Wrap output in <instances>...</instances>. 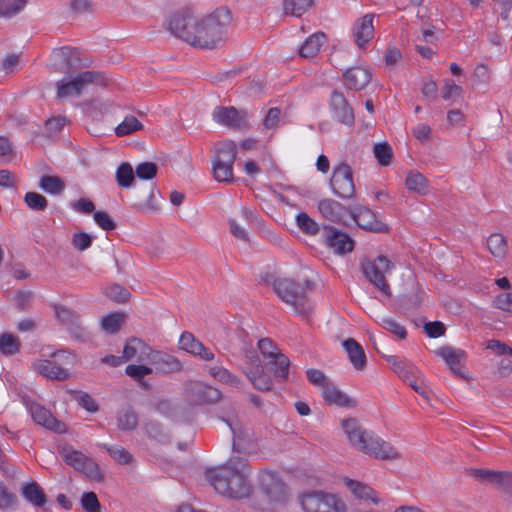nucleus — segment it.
I'll return each mask as SVG.
<instances>
[{"mask_svg": "<svg viewBox=\"0 0 512 512\" xmlns=\"http://www.w3.org/2000/svg\"><path fill=\"white\" fill-rule=\"evenodd\" d=\"M244 374L250 380L255 389L259 391L272 390V379L269 374L264 371V368H243Z\"/></svg>", "mask_w": 512, "mask_h": 512, "instance_id": "33", "label": "nucleus"}, {"mask_svg": "<svg viewBox=\"0 0 512 512\" xmlns=\"http://www.w3.org/2000/svg\"><path fill=\"white\" fill-rule=\"evenodd\" d=\"M351 207L330 198L318 202V210L323 218L342 225H347L346 217H350Z\"/></svg>", "mask_w": 512, "mask_h": 512, "instance_id": "16", "label": "nucleus"}, {"mask_svg": "<svg viewBox=\"0 0 512 512\" xmlns=\"http://www.w3.org/2000/svg\"><path fill=\"white\" fill-rule=\"evenodd\" d=\"M374 157L381 166H388L393 159V150L387 142L376 143L373 146Z\"/></svg>", "mask_w": 512, "mask_h": 512, "instance_id": "51", "label": "nucleus"}, {"mask_svg": "<svg viewBox=\"0 0 512 512\" xmlns=\"http://www.w3.org/2000/svg\"><path fill=\"white\" fill-rule=\"evenodd\" d=\"M93 217L97 225L105 231H111L117 227L116 222L105 211H95Z\"/></svg>", "mask_w": 512, "mask_h": 512, "instance_id": "62", "label": "nucleus"}, {"mask_svg": "<svg viewBox=\"0 0 512 512\" xmlns=\"http://www.w3.org/2000/svg\"><path fill=\"white\" fill-rule=\"evenodd\" d=\"M330 186L334 194L342 199L355 198L356 190L353 181V170L349 164L342 162L334 167Z\"/></svg>", "mask_w": 512, "mask_h": 512, "instance_id": "10", "label": "nucleus"}, {"mask_svg": "<svg viewBox=\"0 0 512 512\" xmlns=\"http://www.w3.org/2000/svg\"><path fill=\"white\" fill-rule=\"evenodd\" d=\"M115 177L121 188H129L135 180V171L130 163L123 162L118 166Z\"/></svg>", "mask_w": 512, "mask_h": 512, "instance_id": "41", "label": "nucleus"}, {"mask_svg": "<svg viewBox=\"0 0 512 512\" xmlns=\"http://www.w3.org/2000/svg\"><path fill=\"white\" fill-rule=\"evenodd\" d=\"M66 330L71 339L77 341L79 343H88L92 341L91 332L84 326L81 315L70 323L69 326L66 327Z\"/></svg>", "mask_w": 512, "mask_h": 512, "instance_id": "37", "label": "nucleus"}, {"mask_svg": "<svg viewBox=\"0 0 512 512\" xmlns=\"http://www.w3.org/2000/svg\"><path fill=\"white\" fill-rule=\"evenodd\" d=\"M322 239L324 244L338 255L350 253L355 247V241L347 232L330 225L323 226Z\"/></svg>", "mask_w": 512, "mask_h": 512, "instance_id": "11", "label": "nucleus"}, {"mask_svg": "<svg viewBox=\"0 0 512 512\" xmlns=\"http://www.w3.org/2000/svg\"><path fill=\"white\" fill-rule=\"evenodd\" d=\"M405 186L410 192L419 195H427L429 193V182L427 178L417 171H410L407 174Z\"/></svg>", "mask_w": 512, "mask_h": 512, "instance_id": "34", "label": "nucleus"}, {"mask_svg": "<svg viewBox=\"0 0 512 512\" xmlns=\"http://www.w3.org/2000/svg\"><path fill=\"white\" fill-rule=\"evenodd\" d=\"M232 19V12L227 7L217 8L201 19H197L190 9H182L170 17L167 29L193 47L211 50L224 42Z\"/></svg>", "mask_w": 512, "mask_h": 512, "instance_id": "1", "label": "nucleus"}, {"mask_svg": "<svg viewBox=\"0 0 512 512\" xmlns=\"http://www.w3.org/2000/svg\"><path fill=\"white\" fill-rule=\"evenodd\" d=\"M209 372L212 377L225 384H229L233 387H239L241 384V380L226 368L215 366L211 367Z\"/></svg>", "mask_w": 512, "mask_h": 512, "instance_id": "53", "label": "nucleus"}, {"mask_svg": "<svg viewBox=\"0 0 512 512\" xmlns=\"http://www.w3.org/2000/svg\"><path fill=\"white\" fill-rule=\"evenodd\" d=\"M260 487L271 501L284 502L287 498V486L278 477L274 475L264 476L261 480Z\"/></svg>", "mask_w": 512, "mask_h": 512, "instance_id": "22", "label": "nucleus"}, {"mask_svg": "<svg viewBox=\"0 0 512 512\" xmlns=\"http://www.w3.org/2000/svg\"><path fill=\"white\" fill-rule=\"evenodd\" d=\"M342 428L350 444L357 450L381 460H397L400 453L387 441L373 432L365 430L357 418L350 417L342 421Z\"/></svg>", "mask_w": 512, "mask_h": 512, "instance_id": "3", "label": "nucleus"}, {"mask_svg": "<svg viewBox=\"0 0 512 512\" xmlns=\"http://www.w3.org/2000/svg\"><path fill=\"white\" fill-rule=\"evenodd\" d=\"M18 497L15 493L9 490V488L0 481V510H13L18 506Z\"/></svg>", "mask_w": 512, "mask_h": 512, "instance_id": "49", "label": "nucleus"}, {"mask_svg": "<svg viewBox=\"0 0 512 512\" xmlns=\"http://www.w3.org/2000/svg\"><path fill=\"white\" fill-rule=\"evenodd\" d=\"M394 268V263L386 256L379 255L375 259H365L361 263V270L365 278L387 297L392 295L385 274Z\"/></svg>", "mask_w": 512, "mask_h": 512, "instance_id": "5", "label": "nucleus"}, {"mask_svg": "<svg viewBox=\"0 0 512 512\" xmlns=\"http://www.w3.org/2000/svg\"><path fill=\"white\" fill-rule=\"evenodd\" d=\"M326 36L323 32H317L309 36L299 49V54L304 58L314 57L324 43Z\"/></svg>", "mask_w": 512, "mask_h": 512, "instance_id": "35", "label": "nucleus"}, {"mask_svg": "<svg viewBox=\"0 0 512 512\" xmlns=\"http://www.w3.org/2000/svg\"><path fill=\"white\" fill-rule=\"evenodd\" d=\"M213 120L235 131H247L251 128L250 114L247 109H237L234 106H217L213 113Z\"/></svg>", "mask_w": 512, "mask_h": 512, "instance_id": "9", "label": "nucleus"}, {"mask_svg": "<svg viewBox=\"0 0 512 512\" xmlns=\"http://www.w3.org/2000/svg\"><path fill=\"white\" fill-rule=\"evenodd\" d=\"M179 346L181 349L204 361H212L214 359V353L201 341L196 339L191 332L184 331L181 334Z\"/></svg>", "mask_w": 512, "mask_h": 512, "instance_id": "18", "label": "nucleus"}, {"mask_svg": "<svg viewBox=\"0 0 512 512\" xmlns=\"http://www.w3.org/2000/svg\"><path fill=\"white\" fill-rule=\"evenodd\" d=\"M26 205L34 211H44L48 206V200L38 192H27L24 196Z\"/></svg>", "mask_w": 512, "mask_h": 512, "instance_id": "54", "label": "nucleus"}, {"mask_svg": "<svg viewBox=\"0 0 512 512\" xmlns=\"http://www.w3.org/2000/svg\"><path fill=\"white\" fill-rule=\"evenodd\" d=\"M144 432L146 436L158 445H168L171 443V435L164 429L162 423L157 420H148L144 423Z\"/></svg>", "mask_w": 512, "mask_h": 512, "instance_id": "30", "label": "nucleus"}, {"mask_svg": "<svg viewBox=\"0 0 512 512\" xmlns=\"http://www.w3.org/2000/svg\"><path fill=\"white\" fill-rule=\"evenodd\" d=\"M380 325L383 329L396 335L400 339H406L407 330L392 318H382Z\"/></svg>", "mask_w": 512, "mask_h": 512, "instance_id": "59", "label": "nucleus"}, {"mask_svg": "<svg viewBox=\"0 0 512 512\" xmlns=\"http://www.w3.org/2000/svg\"><path fill=\"white\" fill-rule=\"evenodd\" d=\"M237 157V147L234 141L225 140L219 142L214 147V156L212 163H234Z\"/></svg>", "mask_w": 512, "mask_h": 512, "instance_id": "29", "label": "nucleus"}, {"mask_svg": "<svg viewBox=\"0 0 512 512\" xmlns=\"http://www.w3.org/2000/svg\"><path fill=\"white\" fill-rule=\"evenodd\" d=\"M467 474L477 480L488 481L490 483L505 485L510 479V473L502 471H493L478 468H469Z\"/></svg>", "mask_w": 512, "mask_h": 512, "instance_id": "32", "label": "nucleus"}, {"mask_svg": "<svg viewBox=\"0 0 512 512\" xmlns=\"http://www.w3.org/2000/svg\"><path fill=\"white\" fill-rule=\"evenodd\" d=\"M126 375L137 382H143L145 376L153 373V368L146 365H128L125 369Z\"/></svg>", "mask_w": 512, "mask_h": 512, "instance_id": "58", "label": "nucleus"}, {"mask_svg": "<svg viewBox=\"0 0 512 512\" xmlns=\"http://www.w3.org/2000/svg\"><path fill=\"white\" fill-rule=\"evenodd\" d=\"M21 343L15 335L3 333L0 335V352L5 356H12L19 352Z\"/></svg>", "mask_w": 512, "mask_h": 512, "instance_id": "43", "label": "nucleus"}, {"mask_svg": "<svg viewBox=\"0 0 512 512\" xmlns=\"http://www.w3.org/2000/svg\"><path fill=\"white\" fill-rule=\"evenodd\" d=\"M329 107L334 120L348 127L354 125V110L341 91L337 89L332 91L329 100Z\"/></svg>", "mask_w": 512, "mask_h": 512, "instance_id": "14", "label": "nucleus"}, {"mask_svg": "<svg viewBox=\"0 0 512 512\" xmlns=\"http://www.w3.org/2000/svg\"><path fill=\"white\" fill-rule=\"evenodd\" d=\"M28 0H0V18H11L26 6Z\"/></svg>", "mask_w": 512, "mask_h": 512, "instance_id": "47", "label": "nucleus"}, {"mask_svg": "<svg viewBox=\"0 0 512 512\" xmlns=\"http://www.w3.org/2000/svg\"><path fill=\"white\" fill-rule=\"evenodd\" d=\"M81 506L85 512H101V504L96 493L84 492L81 496Z\"/></svg>", "mask_w": 512, "mask_h": 512, "instance_id": "56", "label": "nucleus"}, {"mask_svg": "<svg viewBox=\"0 0 512 512\" xmlns=\"http://www.w3.org/2000/svg\"><path fill=\"white\" fill-rule=\"evenodd\" d=\"M149 362L158 374H171L183 369L181 361L175 356L163 351H152L149 354Z\"/></svg>", "mask_w": 512, "mask_h": 512, "instance_id": "17", "label": "nucleus"}, {"mask_svg": "<svg viewBox=\"0 0 512 512\" xmlns=\"http://www.w3.org/2000/svg\"><path fill=\"white\" fill-rule=\"evenodd\" d=\"M138 425V416L132 407L121 410L117 415V426L121 431H133Z\"/></svg>", "mask_w": 512, "mask_h": 512, "instance_id": "39", "label": "nucleus"}, {"mask_svg": "<svg viewBox=\"0 0 512 512\" xmlns=\"http://www.w3.org/2000/svg\"><path fill=\"white\" fill-rule=\"evenodd\" d=\"M322 396L325 402L329 405L355 408L358 404L356 399L349 397L347 394L337 389L332 382L325 384Z\"/></svg>", "mask_w": 512, "mask_h": 512, "instance_id": "24", "label": "nucleus"}, {"mask_svg": "<svg viewBox=\"0 0 512 512\" xmlns=\"http://www.w3.org/2000/svg\"><path fill=\"white\" fill-rule=\"evenodd\" d=\"M228 426L230 427L233 434V451L238 453H245V449L242 446L243 431L237 422L227 420Z\"/></svg>", "mask_w": 512, "mask_h": 512, "instance_id": "61", "label": "nucleus"}, {"mask_svg": "<svg viewBox=\"0 0 512 512\" xmlns=\"http://www.w3.org/2000/svg\"><path fill=\"white\" fill-rule=\"evenodd\" d=\"M39 187L48 194L60 195L65 190L66 184L59 176L43 175L40 178Z\"/></svg>", "mask_w": 512, "mask_h": 512, "instance_id": "38", "label": "nucleus"}, {"mask_svg": "<svg viewBox=\"0 0 512 512\" xmlns=\"http://www.w3.org/2000/svg\"><path fill=\"white\" fill-rule=\"evenodd\" d=\"M53 308L57 321L65 327L69 326L70 323L80 316L77 311L62 304H55Z\"/></svg>", "mask_w": 512, "mask_h": 512, "instance_id": "50", "label": "nucleus"}, {"mask_svg": "<svg viewBox=\"0 0 512 512\" xmlns=\"http://www.w3.org/2000/svg\"><path fill=\"white\" fill-rule=\"evenodd\" d=\"M343 347L353 367L357 370H363L367 364V359L362 346L355 339L348 338L343 342Z\"/></svg>", "mask_w": 512, "mask_h": 512, "instance_id": "31", "label": "nucleus"}, {"mask_svg": "<svg viewBox=\"0 0 512 512\" xmlns=\"http://www.w3.org/2000/svg\"><path fill=\"white\" fill-rule=\"evenodd\" d=\"M156 192L159 191L155 186H145L141 189L136 190L134 192V203L132 207L136 211L158 210V205L154 201Z\"/></svg>", "mask_w": 512, "mask_h": 512, "instance_id": "25", "label": "nucleus"}, {"mask_svg": "<svg viewBox=\"0 0 512 512\" xmlns=\"http://www.w3.org/2000/svg\"><path fill=\"white\" fill-rule=\"evenodd\" d=\"M296 224L304 234L311 236L317 235L321 230L320 225L305 212L296 215Z\"/></svg>", "mask_w": 512, "mask_h": 512, "instance_id": "44", "label": "nucleus"}, {"mask_svg": "<svg viewBox=\"0 0 512 512\" xmlns=\"http://www.w3.org/2000/svg\"><path fill=\"white\" fill-rule=\"evenodd\" d=\"M246 466L241 457L231 458L224 465L208 470L206 478L219 494L231 499L246 498L252 492Z\"/></svg>", "mask_w": 512, "mask_h": 512, "instance_id": "2", "label": "nucleus"}, {"mask_svg": "<svg viewBox=\"0 0 512 512\" xmlns=\"http://www.w3.org/2000/svg\"><path fill=\"white\" fill-rule=\"evenodd\" d=\"M59 454L63 461L75 470L82 472L87 477L97 482L104 481V475L99 465L81 451L75 450L71 446H64L59 448Z\"/></svg>", "mask_w": 512, "mask_h": 512, "instance_id": "7", "label": "nucleus"}, {"mask_svg": "<svg viewBox=\"0 0 512 512\" xmlns=\"http://www.w3.org/2000/svg\"><path fill=\"white\" fill-rule=\"evenodd\" d=\"M26 406L36 424L58 434H63L67 431L66 424L55 418L51 411L44 406L36 402H27Z\"/></svg>", "mask_w": 512, "mask_h": 512, "instance_id": "15", "label": "nucleus"}, {"mask_svg": "<svg viewBox=\"0 0 512 512\" xmlns=\"http://www.w3.org/2000/svg\"><path fill=\"white\" fill-rule=\"evenodd\" d=\"M314 3V0H284V10L286 14L301 16Z\"/></svg>", "mask_w": 512, "mask_h": 512, "instance_id": "52", "label": "nucleus"}, {"mask_svg": "<svg viewBox=\"0 0 512 512\" xmlns=\"http://www.w3.org/2000/svg\"><path fill=\"white\" fill-rule=\"evenodd\" d=\"M54 52L62 59V63L66 67L65 73L69 76L80 68L90 66L89 62L81 58V52L78 48L63 46L54 49Z\"/></svg>", "mask_w": 512, "mask_h": 512, "instance_id": "19", "label": "nucleus"}, {"mask_svg": "<svg viewBox=\"0 0 512 512\" xmlns=\"http://www.w3.org/2000/svg\"><path fill=\"white\" fill-rule=\"evenodd\" d=\"M343 78L346 81V87L350 90H363L372 79V73L369 69L355 66L346 69L343 72Z\"/></svg>", "mask_w": 512, "mask_h": 512, "instance_id": "21", "label": "nucleus"}, {"mask_svg": "<svg viewBox=\"0 0 512 512\" xmlns=\"http://www.w3.org/2000/svg\"><path fill=\"white\" fill-rule=\"evenodd\" d=\"M103 293L111 301L119 304L127 303L131 298L129 290L118 283L109 284L105 287Z\"/></svg>", "mask_w": 512, "mask_h": 512, "instance_id": "40", "label": "nucleus"}, {"mask_svg": "<svg viewBox=\"0 0 512 512\" xmlns=\"http://www.w3.org/2000/svg\"><path fill=\"white\" fill-rule=\"evenodd\" d=\"M93 242V236L86 232H77L73 234L72 245L79 251H84L91 247Z\"/></svg>", "mask_w": 512, "mask_h": 512, "instance_id": "64", "label": "nucleus"}, {"mask_svg": "<svg viewBox=\"0 0 512 512\" xmlns=\"http://www.w3.org/2000/svg\"><path fill=\"white\" fill-rule=\"evenodd\" d=\"M350 218L353 219L359 228L373 233H389V226L377 219L374 211L363 205L351 207Z\"/></svg>", "mask_w": 512, "mask_h": 512, "instance_id": "12", "label": "nucleus"}, {"mask_svg": "<svg viewBox=\"0 0 512 512\" xmlns=\"http://www.w3.org/2000/svg\"><path fill=\"white\" fill-rule=\"evenodd\" d=\"M272 287L277 296L285 303L291 305L300 316H307L311 311V304L306 290H313L314 282L306 280L304 285L289 278L274 279Z\"/></svg>", "mask_w": 512, "mask_h": 512, "instance_id": "4", "label": "nucleus"}, {"mask_svg": "<svg viewBox=\"0 0 512 512\" xmlns=\"http://www.w3.org/2000/svg\"><path fill=\"white\" fill-rule=\"evenodd\" d=\"M68 123L65 116H54L45 121V133L44 136L51 137L55 133L61 131L63 127Z\"/></svg>", "mask_w": 512, "mask_h": 512, "instance_id": "57", "label": "nucleus"}, {"mask_svg": "<svg viewBox=\"0 0 512 512\" xmlns=\"http://www.w3.org/2000/svg\"><path fill=\"white\" fill-rule=\"evenodd\" d=\"M186 394L190 403L195 405L213 404L218 402L221 392L200 381H190L185 386Z\"/></svg>", "mask_w": 512, "mask_h": 512, "instance_id": "13", "label": "nucleus"}, {"mask_svg": "<svg viewBox=\"0 0 512 512\" xmlns=\"http://www.w3.org/2000/svg\"><path fill=\"white\" fill-rule=\"evenodd\" d=\"M88 84L108 86L109 79L104 72L84 71L71 78L69 81L62 79L56 83L57 97L66 98L73 94L80 95Z\"/></svg>", "mask_w": 512, "mask_h": 512, "instance_id": "6", "label": "nucleus"}, {"mask_svg": "<svg viewBox=\"0 0 512 512\" xmlns=\"http://www.w3.org/2000/svg\"><path fill=\"white\" fill-rule=\"evenodd\" d=\"M234 163H212L213 177L218 182L231 183L234 181L233 176Z\"/></svg>", "mask_w": 512, "mask_h": 512, "instance_id": "48", "label": "nucleus"}, {"mask_svg": "<svg viewBox=\"0 0 512 512\" xmlns=\"http://www.w3.org/2000/svg\"><path fill=\"white\" fill-rule=\"evenodd\" d=\"M344 483L355 498L360 500H369L375 505L379 504L380 499L377 497L376 491L369 485L348 477L344 478Z\"/></svg>", "mask_w": 512, "mask_h": 512, "instance_id": "27", "label": "nucleus"}, {"mask_svg": "<svg viewBox=\"0 0 512 512\" xmlns=\"http://www.w3.org/2000/svg\"><path fill=\"white\" fill-rule=\"evenodd\" d=\"M463 94L461 86L456 85L452 79H446L442 88V98L445 100L460 98Z\"/></svg>", "mask_w": 512, "mask_h": 512, "instance_id": "63", "label": "nucleus"}, {"mask_svg": "<svg viewBox=\"0 0 512 512\" xmlns=\"http://www.w3.org/2000/svg\"><path fill=\"white\" fill-rule=\"evenodd\" d=\"M435 354L441 357L445 363L449 366L451 372L463 379H466V375L460 370V362L466 357V352L461 349H455L452 346L439 347Z\"/></svg>", "mask_w": 512, "mask_h": 512, "instance_id": "23", "label": "nucleus"}, {"mask_svg": "<svg viewBox=\"0 0 512 512\" xmlns=\"http://www.w3.org/2000/svg\"><path fill=\"white\" fill-rule=\"evenodd\" d=\"M158 166L154 162H142L135 168V176L142 180H152L157 176Z\"/></svg>", "mask_w": 512, "mask_h": 512, "instance_id": "55", "label": "nucleus"}, {"mask_svg": "<svg viewBox=\"0 0 512 512\" xmlns=\"http://www.w3.org/2000/svg\"><path fill=\"white\" fill-rule=\"evenodd\" d=\"M143 124L133 115H128L124 120L115 128V134L118 137H123L132 134L136 131L142 130Z\"/></svg>", "mask_w": 512, "mask_h": 512, "instance_id": "46", "label": "nucleus"}, {"mask_svg": "<svg viewBox=\"0 0 512 512\" xmlns=\"http://www.w3.org/2000/svg\"><path fill=\"white\" fill-rule=\"evenodd\" d=\"M21 494L26 501L37 508H44L48 502L47 495L42 487L33 480L22 485Z\"/></svg>", "mask_w": 512, "mask_h": 512, "instance_id": "26", "label": "nucleus"}, {"mask_svg": "<svg viewBox=\"0 0 512 512\" xmlns=\"http://www.w3.org/2000/svg\"><path fill=\"white\" fill-rule=\"evenodd\" d=\"M125 321V315L121 312H111L101 319L102 329L109 333H117Z\"/></svg>", "mask_w": 512, "mask_h": 512, "instance_id": "42", "label": "nucleus"}, {"mask_svg": "<svg viewBox=\"0 0 512 512\" xmlns=\"http://www.w3.org/2000/svg\"><path fill=\"white\" fill-rule=\"evenodd\" d=\"M35 368L38 374L51 380L64 381L70 377V372L67 369L51 360H43Z\"/></svg>", "mask_w": 512, "mask_h": 512, "instance_id": "28", "label": "nucleus"}, {"mask_svg": "<svg viewBox=\"0 0 512 512\" xmlns=\"http://www.w3.org/2000/svg\"><path fill=\"white\" fill-rule=\"evenodd\" d=\"M487 248L493 256L504 257L507 252L506 238L502 234H491L487 239Z\"/></svg>", "mask_w": 512, "mask_h": 512, "instance_id": "45", "label": "nucleus"}, {"mask_svg": "<svg viewBox=\"0 0 512 512\" xmlns=\"http://www.w3.org/2000/svg\"><path fill=\"white\" fill-rule=\"evenodd\" d=\"M289 366V358L281 352L276 353V356L267 364V367L274 374V376L282 380H286L288 378Z\"/></svg>", "mask_w": 512, "mask_h": 512, "instance_id": "36", "label": "nucleus"}, {"mask_svg": "<svg viewBox=\"0 0 512 512\" xmlns=\"http://www.w3.org/2000/svg\"><path fill=\"white\" fill-rule=\"evenodd\" d=\"M301 505L305 512H346V505L340 498L323 491L305 493Z\"/></svg>", "mask_w": 512, "mask_h": 512, "instance_id": "8", "label": "nucleus"}, {"mask_svg": "<svg viewBox=\"0 0 512 512\" xmlns=\"http://www.w3.org/2000/svg\"><path fill=\"white\" fill-rule=\"evenodd\" d=\"M110 456L120 464H130L133 461L132 454L122 447H111L103 445Z\"/></svg>", "mask_w": 512, "mask_h": 512, "instance_id": "60", "label": "nucleus"}, {"mask_svg": "<svg viewBox=\"0 0 512 512\" xmlns=\"http://www.w3.org/2000/svg\"><path fill=\"white\" fill-rule=\"evenodd\" d=\"M373 13L365 14L359 18L353 27V38L360 49H365L367 43L374 37Z\"/></svg>", "mask_w": 512, "mask_h": 512, "instance_id": "20", "label": "nucleus"}]
</instances>
